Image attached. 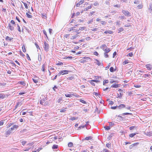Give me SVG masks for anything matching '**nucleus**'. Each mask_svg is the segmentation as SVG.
Masks as SVG:
<instances>
[{"instance_id": "obj_24", "label": "nucleus", "mask_w": 152, "mask_h": 152, "mask_svg": "<svg viewBox=\"0 0 152 152\" xmlns=\"http://www.w3.org/2000/svg\"><path fill=\"white\" fill-rule=\"evenodd\" d=\"M108 82V80H105L103 81V85H105L106 83H107Z\"/></svg>"}, {"instance_id": "obj_34", "label": "nucleus", "mask_w": 152, "mask_h": 152, "mask_svg": "<svg viewBox=\"0 0 152 152\" xmlns=\"http://www.w3.org/2000/svg\"><path fill=\"white\" fill-rule=\"evenodd\" d=\"M10 23H11L14 26H15L16 25L15 21L13 20H11L10 22Z\"/></svg>"}, {"instance_id": "obj_40", "label": "nucleus", "mask_w": 152, "mask_h": 152, "mask_svg": "<svg viewBox=\"0 0 152 152\" xmlns=\"http://www.w3.org/2000/svg\"><path fill=\"white\" fill-rule=\"evenodd\" d=\"M38 59L39 61H41L42 60L41 55H39L38 54Z\"/></svg>"}, {"instance_id": "obj_47", "label": "nucleus", "mask_w": 152, "mask_h": 152, "mask_svg": "<svg viewBox=\"0 0 152 152\" xmlns=\"http://www.w3.org/2000/svg\"><path fill=\"white\" fill-rule=\"evenodd\" d=\"M107 53H104V56L105 58L108 57V55Z\"/></svg>"}, {"instance_id": "obj_16", "label": "nucleus", "mask_w": 152, "mask_h": 152, "mask_svg": "<svg viewBox=\"0 0 152 152\" xmlns=\"http://www.w3.org/2000/svg\"><path fill=\"white\" fill-rule=\"evenodd\" d=\"M102 47L104 50L105 49L107 48V46L105 44L102 45Z\"/></svg>"}, {"instance_id": "obj_55", "label": "nucleus", "mask_w": 152, "mask_h": 152, "mask_svg": "<svg viewBox=\"0 0 152 152\" xmlns=\"http://www.w3.org/2000/svg\"><path fill=\"white\" fill-rule=\"evenodd\" d=\"M128 63V61H125L123 62V64L124 65Z\"/></svg>"}, {"instance_id": "obj_41", "label": "nucleus", "mask_w": 152, "mask_h": 152, "mask_svg": "<svg viewBox=\"0 0 152 152\" xmlns=\"http://www.w3.org/2000/svg\"><path fill=\"white\" fill-rule=\"evenodd\" d=\"M80 102H81L82 103H84L85 104H86V102L85 101H84V100H82L81 99H80Z\"/></svg>"}, {"instance_id": "obj_17", "label": "nucleus", "mask_w": 152, "mask_h": 152, "mask_svg": "<svg viewBox=\"0 0 152 152\" xmlns=\"http://www.w3.org/2000/svg\"><path fill=\"white\" fill-rule=\"evenodd\" d=\"M112 33V31H105L104 32V33L105 34H111Z\"/></svg>"}, {"instance_id": "obj_21", "label": "nucleus", "mask_w": 152, "mask_h": 152, "mask_svg": "<svg viewBox=\"0 0 152 152\" xmlns=\"http://www.w3.org/2000/svg\"><path fill=\"white\" fill-rule=\"evenodd\" d=\"M96 63L98 65L100 66L101 64V62L99 61V60H96Z\"/></svg>"}, {"instance_id": "obj_63", "label": "nucleus", "mask_w": 152, "mask_h": 152, "mask_svg": "<svg viewBox=\"0 0 152 152\" xmlns=\"http://www.w3.org/2000/svg\"><path fill=\"white\" fill-rule=\"evenodd\" d=\"M4 124V121L1 120L0 121V126Z\"/></svg>"}, {"instance_id": "obj_8", "label": "nucleus", "mask_w": 152, "mask_h": 152, "mask_svg": "<svg viewBox=\"0 0 152 152\" xmlns=\"http://www.w3.org/2000/svg\"><path fill=\"white\" fill-rule=\"evenodd\" d=\"M61 71V72L62 73V75L68 74V72H69V71L68 70H63Z\"/></svg>"}, {"instance_id": "obj_39", "label": "nucleus", "mask_w": 152, "mask_h": 152, "mask_svg": "<svg viewBox=\"0 0 152 152\" xmlns=\"http://www.w3.org/2000/svg\"><path fill=\"white\" fill-rule=\"evenodd\" d=\"M66 109L67 108H65L64 109L61 110H60V112L62 113L64 112L65 111H66Z\"/></svg>"}, {"instance_id": "obj_58", "label": "nucleus", "mask_w": 152, "mask_h": 152, "mask_svg": "<svg viewBox=\"0 0 152 152\" xmlns=\"http://www.w3.org/2000/svg\"><path fill=\"white\" fill-rule=\"evenodd\" d=\"M17 27H18V30L20 31V32L21 31H20V27L19 25L18 24H17Z\"/></svg>"}, {"instance_id": "obj_45", "label": "nucleus", "mask_w": 152, "mask_h": 152, "mask_svg": "<svg viewBox=\"0 0 152 152\" xmlns=\"http://www.w3.org/2000/svg\"><path fill=\"white\" fill-rule=\"evenodd\" d=\"M101 24L103 25H105L106 24L107 22L105 21H101Z\"/></svg>"}, {"instance_id": "obj_30", "label": "nucleus", "mask_w": 152, "mask_h": 152, "mask_svg": "<svg viewBox=\"0 0 152 152\" xmlns=\"http://www.w3.org/2000/svg\"><path fill=\"white\" fill-rule=\"evenodd\" d=\"M49 102L47 101L45 102L44 105L45 106H46V105H49Z\"/></svg>"}, {"instance_id": "obj_15", "label": "nucleus", "mask_w": 152, "mask_h": 152, "mask_svg": "<svg viewBox=\"0 0 152 152\" xmlns=\"http://www.w3.org/2000/svg\"><path fill=\"white\" fill-rule=\"evenodd\" d=\"M12 130L10 129H9L7 132H6V134H9L10 133H12Z\"/></svg>"}, {"instance_id": "obj_38", "label": "nucleus", "mask_w": 152, "mask_h": 152, "mask_svg": "<svg viewBox=\"0 0 152 152\" xmlns=\"http://www.w3.org/2000/svg\"><path fill=\"white\" fill-rule=\"evenodd\" d=\"M32 80L33 82L35 83H37L39 82L38 80H35L34 79H33Z\"/></svg>"}, {"instance_id": "obj_20", "label": "nucleus", "mask_w": 152, "mask_h": 152, "mask_svg": "<svg viewBox=\"0 0 152 152\" xmlns=\"http://www.w3.org/2000/svg\"><path fill=\"white\" fill-rule=\"evenodd\" d=\"M58 147L57 145H54L52 147V148L53 149H57Z\"/></svg>"}, {"instance_id": "obj_22", "label": "nucleus", "mask_w": 152, "mask_h": 152, "mask_svg": "<svg viewBox=\"0 0 152 152\" xmlns=\"http://www.w3.org/2000/svg\"><path fill=\"white\" fill-rule=\"evenodd\" d=\"M27 130L25 129H23V130L20 131V132L21 133H26L27 132Z\"/></svg>"}, {"instance_id": "obj_13", "label": "nucleus", "mask_w": 152, "mask_h": 152, "mask_svg": "<svg viewBox=\"0 0 152 152\" xmlns=\"http://www.w3.org/2000/svg\"><path fill=\"white\" fill-rule=\"evenodd\" d=\"M45 101V100L44 98L42 99L41 100H40V103L42 105H43V103Z\"/></svg>"}, {"instance_id": "obj_52", "label": "nucleus", "mask_w": 152, "mask_h": 152, "mask_svg": "<svg viewBox=\"0 0 152 152\" xmlns=\"http://www.w3.org/2000/svg\"><path fill=\"white\" fill-rule=\"evenodd\" d=\"M23 4H24V5L25 6V8L27 9H28V7L27 4L26 3H23Z\"/></svg>"}, {"instance_id": "obj_37", "label": "nucleus", "mask_w": 152, "mask_h": 152, "mask_svg": "<svg viewBox=\"0 0 152 152\" xmlns=\"http://www.w3.org/2000/svg\"><path fill=\"white\" fill-rule=\"evenodd\" d=\"M22 48L23 51L24 52H26V50L25 48V46L24 45H23Z\"/></svg>"}, {"instance_id": "obj_44", "label": "nucleus", "mask_w": 152, "mask_h": 152, "mask_svg": "<svg viewBox=\"0 0 152 152\" xmlns=\"http://www.w3.org/2000/svg\"><path fill=\"white\" fill-rule=\"evenodd\" d=\"M91 139V137H87L85 138L84 140H90Z\"/></svg>"}, {"instance_id": "obj_33", "label": "nucleus", "mask_w": 152, "mask_h": 152, "mask_svg": "<svg viewBox=\"0 0 152 152\" xmlns=\"http://www.w3.org/2000/svg\"><path fill=\"white\" fill-rule=\"evenodd\" d=\"M104 128L105 129L107 130H109L110 129V126H105L104 127Z\"/></svg>"}, {"instance_id": "obj_12", "label": "nucleus", "mask_w": 152, "mask_h": 152, "mask_svg": "<svg viewBox=\"0 0 152 152\" xmlns=\"http://www.w3.org/2000/svg\"><path fill=\"white\" fill-rule=\"evenodd\" d=\"M41 15L42 18H47V15L45 13H41Z\"/></svg>"}, {"instance_id": "obj_3", "label": "nucleus", "mask_w": 152, "mask_h": 152, "mask_svg": "<svg viewBox=\"0 0 152 152\" xmlns=\"http://www.w3.org/2000/svg\"><path fill=\"white\" fill-rule=\"evenodd\" d=\"M122 12L126 16H130L131 13L127 10H124L122 11Z\"/></svg>"}, {"instance_id": "obj_18", "label": "nucleus", "mask_w": 152, "mask_h": 152, "mask_svg": "<svg viewBox=\"0 0 152 152\" xmlns=\"http://www.w3.org/2000/svg\"><path fill=\"white\" fill-rule=\"evenodd\" d=\"M104 50L105 52V53H108L110 51V50L109 48H107L105 49Z\"/></svg>"}, {"instance_id": "obj_59", "label": "nucleus", "mask_w": 152, "mask_h": 152, "mask_svg": "<svg viewBox=\"0 0 152 152\" xmlns=\"http://www.w3.org/2000/svg\"><path fill=\"white\" fill-rule=\"evenodd\" d=\"M94 6H97L99 5V3L97 2H95L94 4Z\"/></svg>"}, {"instance_id": "obj_4", "label": "nucleus", "mask_w": 152, "mask_h": 152, "mask_svg": "<svg viewBox=\"0 0 152 152\" xmlns=\"http://www.w3.org/2000/svg\"><path fill=\"white\" fill-rule=\"evenodd\" d=\"M139 142H136L135 143L133 144H132V145H130L129 146V148L130 149H132L134 147H135L136 148L137 146L139 144Z\"/></svg>"}, {"instance_id": "obj_10", "label": "nucleus", "mask_w": 152, "mask_h": 152, "mask_svg": "<svg viewBox=\"0 0 152 152\" xmlns=\"http://www.w3.org/2000/svg\"><path fill=\"white\" fill-rule=\"evenodd\" d=\"M13 39V38H10L8 36H7L6 38V40L7 41H11Z\"/></svg>"}, {"instance_id": "obj_5", "label": "nucleus", "mask_w": 152, "mask_h": 152, "mask_svg": "<svg viewBox=\"0 0 152 152\" xmlns=\"http://www.w3.org/2000/svg\"><path fill=\"white\" fill-rule=\"evenodd\" d=\"M126 107V105L124 104H121L118 106V108L121 109Z\"/></svg>"}, {"instance_id": "obj_29", "label": "nucleus", "mask_w": 152, "mask_h": 152, "mask_svg": "<svg viewBox=\"0 0 152 152\" xmlns=\"http://www.w3.org/2000/svg\"><path fill=\"white\" fill-rule=\"evenodd\" d=\"M110 71L111 72H114L115 70H114V69L113 67H111L110 69Z\"/></svg>"}, {"instance_id": "obj_49", "label": "nucleus", "mask_w": 152, "mask_h": 152, "mask_svg": "<svg viewBox=\"0 0 152 152\" xmlns=\"http://www.w3.org/2000/svg\"><path fill=\"white\" fill-rule=\"evenodd\" d=\"M77 119V117H72L71 118V120L72 121H73V120H75L76 119Z\"/></svg>"}, {"instance_id": "obj_46", "label": "nucleus", "mask_w": 152, "mask_h": 152, "mask_svg": "<svg viewBox=\"0 0 152 152\" xmlns=\"http://www.w3.org/2000/svg\"><path fill=\"white\" fill-rule=\"evenodd\" d=\"M26 141H23L21 142V143H22V145H25V144L26 143Z\"/></svg>"}, {"instance_id": "obj_54", "label": "nucleus", "mask_w": 152, "mask_h": 152, "mask_svg": "<svg viewBox=\"0 0 152 152\" xmlns=\"http://www.w3.org/2000/svg\"><path fill=\"white\" fill-rule=\"evenodd\" d=\"M20 83L21 85L23 86H24L25 85V83L23 81H20Z\"/></svg>"}, {"instance_id": "obj_19", "label": "nucleus", "mask_w": 152, "mask_h": 152, "mask_svg": "<svg viewBox=\"0 0 152 152\" xmlns=\"http://www.w3.org/2000/svg\"><path fill=\"white\" fill-rule=\"evenodd\" d=\"M26 15L28 17V18H32L33 17L32 15H30L28 13H26Z\"/></svg>"}, {"instance_id": "obj_61", "label": "nucleus", "mask_w": 152, "mask_h": 152, "mask_svg": "<svg viewBox=\"0 0 152 152\" xmlns=\"http://www.w3.org/2000/svg\"><path fill=\"white\" fill-rule=\"evenodd\" d=\"M117 108H118V106L112 107H111V108L113 109H115Z\"/></svg>"}, {"instance_id": "obj_36", "label": "nucleus", "mask_w": 152, "mask_h": 152, "mask_svg": "<svg viewBox=\"0 0 152 152\" xmlns=\"http://www.w3.org/2000/svg\"><path fill=\"white\" fill-rule=\"evenodd\" d=\"M73 144L72 142H70L68 144V146L69 147H71L73 146Z\"/></svg>"}, {"instance_id": "obj_60", "label": "nucleus", "mask_w": 152, "mask_h": 152, "mask_svg": "<svg viewBox=\"0 0 152 152\" xmlns=\"http://www.w3.org/2000/svg\"><path fill=\"white\" fill-rule=\"evenodd\" d=\"M20 102H18L17 104H16V106L15 107V109H16L17 108V107L20 104Z\"/></svg>"}, {"instance_id": "obj_25", "label": "nucleus", "mask_w": 152, "mask_h": 152, "mask_svg": "<svg viewBox=\"0 0 152 152\" xmlns=\"http://www.w3.org/2000/svg\"><path fill=\"white\" fill-rule=\"evenodd\" d=\"M133 53H129L127 55V56H130V57H132L133 56Z\"/></svg>"}, {"instance_id": "obj_64", "label": "nucleus", "mask_w": 152, "mask_h": 152, "mask_svg": "<svg viewBox=\"0 0 152 152\" xmlns=\"http://www.w3.org/2000/svg\"><path fill=\"white\" fill-rule=\"evenodd\" d=\"M114 7H118V8H119L120 7V6L118 5H114Z\"/></svg>"}, {"instance_id": "obj_1", "label": "nucleus", "mask_w": 152, "mask_h": 152, "mask_svg": "<svg viewBox=\"0 0 152 152\" xmlns=\"http://www.w3.org/2000/svg\"><path fill=\"white\" fill-rule=\"evenodd\" d=\"M69 94H65V96L66 97H72L73 96H75L76 97H79L80 96L76 94L73 93L72 94L71 92H69Z\"/></svg>"}, {"instance_id": "obj_31", "label": "nucleus", "mask_w": 152, "mask_h": 152, "mask_svg": "<svg viewBox=\"0 0 152 152\" xmlns=\"http://www.w3.org/2000/svg\"><path fill=\"white\" fill-rule=\"evenodd\" d=\"M111 143H107L106 144V146L108 148H110L111 147Z\"/></svg>"}, {"instance_id": "obj_11", "label": "nucleus", "mask_w": 152, "mask_h": 152, "mask_svg": "<svg viewBox=\"0 0 152 152\" xmlns=\"http://www.w3.org/2000/svg\"><path fill=\"white\" fill-rule=\"evenodd\" d=\"M18 127V125H14L12 127L11 129L12 130H13L15 129H16Z\"/></svg>"}, {"instance_id": "obj_6", "label": "nucleus", "mask_w": 152, "mask_h": 152, "mask_svg": "<svg viewBox=\"0 0 152 152\" xmlns=\"http://www.w3.org/2000/svg\"><path fill=\"white\" fill-rule=\"evenodd\" d=\"M120 86V85L118 84H113L111 86V87L112 88H117Z\"/></svg>"}, {"instance_id": "obj_35", "label": "nucleus", "mask_w": 152, "mask_h": 152, "mask_svg": "<svg viewBox=\"0 0 152 152\" xmlns=\"http://www.w3.org/2000/svg\"><path fill=\"white\" fill-rule=\"evenodd\" d=\"M43 33L44 34L46 35L47 38H48V36L47 35V32H46V31H45V30L44 29L43 30Z\"/></svg>"}, {"instance_id": "obj_28", "label": "nucleus", "mask_w": 152, "mask_h": 152, "mask_svg": "<svg viewBox=\"0 0 152 152\" xmlns=\"http://www.w3.org/2000/svg\"><path fill=\"white\" fill-rule=\"evenodd\" d=\"M136 134V133H132L129 135L130 137H132L134 136Z\"/></svg>"}, {"instance_id": "obj_43", "label": "nucleus", "mask_w": 152, "mask_h": 152, "mask_svg": "<svg viewBox=\"0 0 152 152\" xmlns=\"http://www.w3.org/2000/svg\"><path fill=\"white\" fill-rule=\"evenodd\" d=\"M114 82H116L118 83V81H115L114 80H112L110 81V83H112Z\"/></svg>"}, {"instance_id": "obj_50", "label": "nucleus", "mask_w": 152, "mask_h": 152, "mask_svg": "<svg viewBox=\"0 0 152 152\" xmlns=\"http://www.w3.org/2000/svg\"><path fill=\"white\" fill-rule=\"evenodd\" d=\"M77 36H72V37L71 38V39H76Z\"/></svg>"}, {"instance_id": "obj_42", "label": "nucleus", "mask_w": 152, "mask_h": 152, "mask_svg": "<svg viewBox=\"0 0 152 152\" xmlns=\"http://www.w3.org/2000/svg\"><path fill=\"white\" fill-rule=\"evenodd\" d=\"M123 95V93H122L121 92L120 93V95H118V97L121 98L122 97V96Z\"/></svg>"}, {"instance_id": "obj_51", "label": "nucleus", "mask_w": 152, "mask_h": 152, "mask_svg": "<svg viewBox=\"0 0 152 152\" xmlns=\"http://www.w3.org/2000/svg\"><path fill=\"white\" fill-rule=\"evenodd\" d=\"M62 100V98H59L57 101V102L59 103L61 102V101Z\"/></svg>"}, {"instance_id": "obj_57", "label": "nucleus", "mask_w": 152, "mask_h": 152, "mask_svg": "<svg viewBox=\"0 0 152 152\" xmlns=\"http://www.w3.org/2000/svg\"><path fill=\"white\" fill-rule=\"evenodd\" d=\"M94 80H92L91 81V84L92 85V86H94L95 85V84H94Z\"/></svg>"}, {"instance_id": "obj_26", "label": "nucleus", "mask_w": 152, "mask_h": 152, "mask_svg": "<svg viewBox=\"0 0 152 152\" xmlns=\"http://www.w3.org/2000/svg\"><path fill=\"white\" fill-rule=\"evenodd\" d=\"M74 78V77L73 76H72L68 78H67V79L68 80H73Z\"/></svg>"}, {"instance_id": "obj_27", "label": "nucleus", "mask_w": 152, "mask_h": 152, "mask_svg": "<svg viewBox=\"0 0 152 152\" xmlns=\"http://www.w3.org/2000/svg\"><path fill=\"white\" fill-rule=\"evenodd\" d=\"M84 59L86 60L87 61H88V60H89L90 59V58L89 57H85L83 58Z\"/></svg>"}, {"instance_id": "obj_9", "label": "nucleus", "mask_w": 152, "mask_h": 152, "mask_svg": "<svg viewBox=\"0 0 152 152\" xmlns=\"http://www.w3.org/2000/svg\"><path fill=\"white\" fill-rule=\"evenodd\" d=\"M13 25H11L10 23L9 24L8 26L9 27L11 31H13L14 29V28L13 27Z\"/></svg>"}, {"instance_id": "obj_53", "label": "nucleus", "mask_w": 152, "mask_h": 152, "mask_svg": "<svg viewBox=\"0 0 152 152\" xmlns=\"http://www.w3.org/2000/svg\"><path fill=\"white\" fill-rule=\"evenodd\" d=\"M124 30V29L122 28H119V30L118 32H121Z\"/></svg>"}, {"instance_id": "obj_62", "label": "nucleus", "mask_w": 152, "mask_h": 152, "mask_svg": "<svg viewBox=\"0 0 152 152\" xmlns=\"http://www.w3.org/2000/svg\"><path fill=\"white\" fill-rule=\"evenodd\" d=\"M4 97V95L0 94V98L3 99Z\"/></svg>"}, {"instance_id": "obj_7", "label": "nucleus", "mask_w": 152, "mask_h": 152, "mask_svg": "<svg viewBox=\"0 0 152 152\" xmlns=\"http://www.w3.org/2000/svg\"><path fill=\"white\" fill-rule=\"evenodd\" d=\"M152 3H151L149 4V8L148 9V12L151 13L152 11Z\"/></svg>"}, {"instance_id": "obj_48", "label": "nucleus", "mask_w": 152, "mask_h": 152, "mask_svg": "<svg viewBox=\"0 0 152 152\" xmlns=\"http://www.w3.org/2000/svg\"><path fill=\"white\" fill-rule=\"evenodd\" d=\"M123 115H131L132 113H124L122 114Z\"/></svg>"}, {"instance_id": "obj_2", "label": "nucleus", "mask_w": 152, "mask_h": 152, "mask_svg": "<svg viewBox=\"0 0 152 152\" xmlns=\"http://www.w3.org/2000/svg\"><path fill=\"white\" fill-rule=\"evenodd\" d=\"M44 43L45 45V46L44 47L45 50L46 51H48L49 48V45L45 41L44 42Z\"/></svg>"}, {"instance_id": "obj_56", "label": "nucleus", "mask_w": 152, "mask_h": 152, "mask_svg": "<svg viewBox=\"0 0 152 152\" xmlns=\"http://www.w3.org/2000/svg\"><path fill=\"white\" fill-rule=\"evenodd\" d=\"M140 1L138 0H135L134 1V3L135 4H139L140 3Z\"/></svg>"}, {"instance_id": "obj_14", "label": "nucleus", "mask_w": 152, "mask_h": 152, "mask_svg": "<svg viewBox=\"0 0 152 152\" xmlns=\"http://www.w3.org/2000/svg\"><path fill=\"white\" fill-rule=\"evenodd\" d=\"M75 27H72L69 28L68 29V30L69 31H74L75 30Z\"/></svg>"}, {"instance_id": "obj_23", "label": "nucleus", "mask_w": 152, "mask_h": 152, "mask_svg": "<svg viewBox=\"0 0 152 152\" xmlns=\"http://www.w3.org/2000/svg\"><path fill=\"white\" fill-rule=\"evenodd\" d=\"M80 61V62L83 63L88 62V61H87L86 60H85V59L81 60Z\"/></svg>"}, {"instance_id": "obj_32", "label": "nucleus", "mask_w": 152, "mask_h": 152, "mask_svg": "<svg viewBox=\"0 0 152 152\" xmlns=\"http://www.w3.org/2000/svg\"><path fill=\"white\" fill-rule=\"evenodd\" d=\"M150 65L149 64H148L146 65V67L148 69V70H151V68L149 66Z\"/></svg>"}]
</instances>
